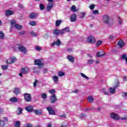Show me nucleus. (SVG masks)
I'll return each instance as SVG.
<instances>
[{
	"instance_id": "nucleus-1",
	"label": "nucleus",
	"mask_w": 127,
	"mask_h": 127,
	"mask_svg": "<svg viewBox=\"0 0 127 127\" xmlns=\"http://www.w3.org/2000/svg\"><path fill=\"white\" fill-rule=\"evenodd\" d=\"M110 117L112 119H114V120H121V121H127V116L125 115L124 117H121L119 116L117 113H110Z\"/></svg>"
},
{
	"instance_id": "nucleus-2",
	"label": "nucleus",
	"mask_w": 127,
	"mask_h": 127,
	"mask_svg": "<svg viewBox=\"0 0 127 127\" xmlns=\"http://www.w3.org/2000/svg\"><path fill=\"white\" fill-rule=\"evenodd\" d=\"M24 99L26 102H31L32 100V97H31V95L29 93H24L23 95Z\"/></svg>"
},
{
	"instance_id": "nucleus-3",
	"label": "nucleus",
	"mask_w": 127,
	"mask_h": 127,
	"mask_svg": "<svg viewBox=\"0 0 127 127\" xmlns=\"http://www.w3.org/2000/svg\"><path fill=\"white\" fill-rule=\"evenodd\" d=\"M110 16L109 15H104L103 16V22L104 23H106V24H109L110 22Z\"/></svg>"
},
{
	"instance_id": "nucleus-4",
	"label": "nucleus",
	"mask_w": 127,
	"mask_h": 127,
	"mask_svg": "<svg viewBox=\"0 0 127 127\" xmlns=\"http://www.w3.org/2000/svg\"><path fill=\"white\" fill-rule=\"evenodd\" d=\"M87 42L88 43L92 44V43H95L96 42V39L95 37L93 36H90L87 38Z\"/></svg>"
},
{
	"instance_id": "nucleus-5",
	"label": "nucleus",
	"mask_w": 127,
	"mask_h": 127,
	"mask_svg": "<svg viewBox=\"0 0 127 127\" xmlns=\"http://www.w3.org/2000/svg\"><path fill=\"white\" fill-rule=\"evenodd\" d=\"M58 101L57 97H56L55 95L54 94L51 96L50 102L51 104H55V103H56Z\"/></svg>"
},
{
	"instance_id": "nucleus-6",
	"label": "nucleus",
	"mask_w": 127,
	"mask_h": 127,
	"mask_svg": "<svg viewBox=\"0 0 127 127\" xmlns=\"http://www.w3.org/2000/svg\"><path fill=\"white\" fill-rule=\"evenodd\" d=\"M16 62V58L14 57H12L10 59V62H8V61L7 60L6 61L5 63H6V64H10L15 63Z\"/></svg>"
},
{
	"instance_id": "nucleus-7",
	"label": "nucleus",
	"mask_w": 127,
	"mask_h": 127,
	"mask_svg": "<svg viewBox=\"0 0 127 127\" xmlns=\"http://www.w3.org/2000/svg\"><path fill=\"white\" fill-rule=\"evenodd\" d=\"M47 110L48 111L49 115H53L54 116H55V115H56L54 109H53V108H52V107H47Z\"/></svg>"
},
{
	"instance_id": "nucleus-8",
	"label": "nucleus",
	"mask_w": 127,
	"mask_h": 127,
	"mask_svg": "<svg viewBox=\"0 0 127 127\" xmlns=\"http://www.w3.org/2000/svg\"><path fill=\"white\" fill-rule=\"evenodd\" d=\"M69 19L71 22H75V21H77V15L75 13L71 14L69 17Z\"/></svg>"
},
{
	"instance_id": "nucleus-9",
	"label": "nucleus",
	"mask_w": 127,
	"mask_h": 127,
	"mask_svg": "<svg viewBox=\"0 0 127 127\" xmlns=\"http://www.w3.org/2000/svg\"><path fill=\"white\" fill-rule=\"evenodd\" d=\"M35 65H37L39 67H41V66H44V64L41 62L40 60H35L34 61Z\"/></svg>"
},
{
	"instance_id": "nucleus-10",
	"label": "nucleus",
	"mask_w": 127,
	"mask_h": 127,
	"mask_svg": "<svg viewBox=\"0 0 127 127\" xmlns=\"http://www.w3.org/2000/svg\"><path fill=\"white\" fill-rule=\"evenodd\" d=\"M19 51H20L21 52H22L23 53H26V52L27 51V50L26 49V48L23 46H21L18 47V48Z\"/></svg>"
},
{
	"instance_id": "nucleus-11",
	"label": "nucleus",
	"mask_w": 127,
	"mask_h": 127,
	"mask_svg": "<svg viewBox=\"0 0 127 127\" xmlns=\"http://www.w3.org/2000/svg\"><path fill=\"white\" fill-rule=\"evenodd\" d=\"M52 45V46H55L56 45H57V46H59L60 45H61V41H60L59 39H58L57 41H54Z\"/></svg>"
},
{
	"instance_id": "nucleus-12",
	"label": "nucleus",
	"mask_w": 127,
	"mask_h": 127,
	"mask_svg": "<svg viewBox=\"0 0 127 127\" xmlns=\"http://www.w3.org/2000/svg\"><path fill=\"white\" fill-rule=\"evenodd\" d=\"M21 72H22L23 74H27L29 72V69L27 67H22Z\"/></svg>"
},
{
	"instance_id": "nucleus-13",
	"label": "nucleus",
	"mask_w": 127,
	"mask_h": 127,
	"mask_svg": "<svg viewBox=\"0 0 127 127\" xmlns=\"http://www.w3.org/2000/svg\"><path fill=\"white\" fill-rule=\"evenodd\" d=\"M37 16V14L34 12L31 13L29 15V18H30V19H34L35 18H36Z\"/></svg>"
},
{
	"instance_id": "nucleus-14",
	"label": "nucleus",
	"mask_w": 127,
	"mask_h": 127,
	"mask_svg": "<svg viewBox=\"0 0 127 127\" xmlns=\"http://www.w3.org/2000/svg\"><path fill=\"white\" fill-rule=\"evenodd\" d=\"M97 57H103L106 55V53L102 51H98L96 53Z\"/></svg>"
},
{
	"instance_id": "nucleus-15",
	"label": "nucleus",
	"mask_w": 127,
	"mask_h": 127,
	"mask_svg": "<svg viewBox=\"0 0 127 127\" xmlns=\"http://www.w3.org/2000/svg\"><path fill=\"white\" fill-rule=\"evenodd\" d=\"M5 14L6 16H9L10 15H12V14H13V11L11 10H7L5 11Z\"/></svg>"
},
{
	"instance_id": "nucleus-16",
	"label": "nucleus",
	"mask_w": 127,
	"mask_h": 127,
	"mask_svg": "<svg viewBox=\"0 0 127 127\" xmlns=\"http://www.w3.org/2000/svg\"><path fill=\"white\" fill-rule=\"evenodd\" d=\"M34 113H35L36 115L41 116V115H42V110L41 109L34 110Z\"/></svg>"
},
{
	"instance_id": "nucleus-17",
	"label": "nucleus",
	"mask_w": 127,
	"mask_h": 127,
	"mask_svg": "<svg viewBox=\"0 0 127 127\" xmlns=\"http://www.w3.org/2000/svg\"><path fill=\"white\" fill-rule=\"evenodd\" d=\"M25 110L27 111V112H28V113H31L33 111H34L33 109V107L30 106L26 107L25 108Z\"/></svg>"
},
{
	"instance_id": "nucleus-18",
	"label": "nucleus",
	"mask_w": 127,
	"mask_h": 127,
	"mask_svg": "<svg viewBox=\"0 0 127 127\" xmlns=\"http://www.w3.org/2000/svg\"><path fill=\"white\" fill-rule=\"evenodd\" d=\"M118 45L119 46L120 48H123V47L125 46V42H124L123 40H120L118 43Z\"/></svg>"
},
{
	"instance_id": "nucleus-19",
	"label": "nucleus",
	"mask_w": 127,
	"mask_h": 127,
	"mask_svg": "<svg viewBox=\"0 0 127 127\" xmlns=\"http://www.w3.org/2000/svg\"><path fill=\"white\" fill-rule=\"evenodd\" d=\"M13 93L16 95H19L20 94V88L16 87L14 89Z\"/></svg>"
},
{
	"instance_id": "nucleus-20",
	"label": "nucleus",
	"mask_w": 127,
	"mask_h": 127,
	"mask_svg": "<svg viewBox=\"0 0 127 127\" xmlns=\"http://www.w3.org/2000/svg\"><path fill=\"white\" fill-rule=\"evenodd\" d=\"M67 59L69 62H71V63H73V62H75V58H74L72 56H67Z\"/></svg>"
},
{
	"instance_id": "nucleus-21",
	"label": "nucleus",
	"mask_w": 127,
	"mask_h": 127,
	"mask_svg": "<svg viewBox=\"0 0 127 127\" xmlns=\"http://www.w3.org/2000/svg\"><path fill=\"white\" fill-rule=\"evenodd\" d=\"M10 101L11 103H16L17 102H18V98L16 97H13L10 99Z\"/></svg>"
},
{
	"instance_id": "nucleus-22",
	"label": "nucleus",
	"mask_w": 127,
	"mask_h": 127,
	"mask_svg": "<svg viewBox=\"0 0 127 127\" xmlns=\"http://www.w3.org/2000/svg\"><path fill=\"white\" fill-rule=\"evenodd\" d=\"M48 4H49V5L47 6V10L49 11V10H51L53 7V3H48Z\"/></svg>"
},
{
	"instance_id": "nucleus-23",
	"label": "nucleus",
	"mask_w": 127,
	"mask_h": 127,
	"mask_svg": "<svg viewBox=\"0 0 127 127\" xmlns=\"http://www.w3.org/2000/svg\"><path fill=\"white\" fill-rule=\"evenodd\" d=\"M14 27L16 28V29H17L18 30H20L22 29V26L18 24H15Z\"/></svg>"
},
{
	"instance_id": "nucleus-24",
	"label": "nucleus",
	"mask_w": 127,
	"mask_h": 127,
	"mask_svg": "<svg viewBox=\"0 0 127 127\" xmlns=\"http://www.w3.org/2000/svg\"><path fill=\"white\" fill-rule=\"evenodd\" d=\"M87 100L89 103H93L94 102V98L93 97H92V96H88Z\"/></svg>"
},
{
	"instance_id": "nucleus-25",
	"label": "nucleus",
	"mask_w": 127,
	"mask_h": 127,
	"mask_svg": "<svg viewBox=\"0 0 127 127\" xmlns=\"http://www.w3.org/2000/svg\"><path fill=\"white\" fill-rule=\"evenodd\" d=\"M59 79V77L57 76H53V80L55 83H57L58 82V80Z\"/></svg>"
},
{
	"instance_id": "nucleus-26",
	"label": "nucleus",
	"mask_w": 127,
	"mask_h": 127,
	"mask_svg": "<svg viewBox=\"0 0 127 127\" xmlns=\"http://www.w3.org/2000/svg\"><path fill=\"white\" fill-rule=\"evenodd\" d=\"M39 6L41 10H44L45 9V5L43 3H40Z\"/></svg>"
},
{
	"instance_id": "nucleus-27",
	"label": "nucleus",
	"mask_w": 127,
	"mask_h": 127,
	"mask_svg": "<svg viewBox=\"0 0 127 127\" xmlns=\"http://www.w3.org/2000/svg\"><path fill=\"white\" fill-rule=\"evenodd\" d=\"M122 59L123 60H125L126 63H127V54H124L122 56Z\"/></svg>"
},
{
	"instance_id": "nucleus-28",
	"label": "nucleus",
	"mask_w": 127,
	"mask_h": 127,
	"mask_svg": "<svg viewBox=\"0 0 127 127\" xmlns=\"http://www.w3.org/2000/svg\"><path fill=\"white\" fill-rule=\"evenodd\" d=\"M58 76L59 77H63V76H65V72L62 71H59Z\"/></svg>"
},
{
	"instance_id": "nucleus-29",
	"label": "nucleus",
	"mask_w": 127,
	"mask_h": 127,
	"mask_svg": "<svg viewBox=\"0 0 127 127\" xmlns=\"http://www.w3.org/2000/svg\"><path fill=\"white\" fill-rule=\"evenodd\" d=\"M61 23H62V20H57L56 21V26L57 27H58V26H59L60 25V24H61Z\"/></svg>"
},
{
	"instance_id": "nucleus-30",
	"label": "nucleus",
	"mask_w": 127,
	"mask_h": 127,
	"mask_svg": "<svg viewBox=\"0 0 127 127\" xmlns=\"http://www.w3.org/2000/svg\"><path fill=\"white\" fill-rule=\"evenodd\" d=\"M29 24L31 26H35V25H37V23L34 21H31L29 22Z\"/></svg>"
},
{
	"instance_id": "nucleus-31",
	"label": "nucleus",
	"mask_w": 127,
	"mask_h": 127,
	"mask_svg": "<svg viewBox=\"0 0 127 127\" xmlns=\"http://www.w3.org/2000/svg\"><path fill=\"white\" fill-rule=\"evenodd\" d=\"M4 126H5V123H4V121H1L0 119V127H4Z\"/></svg>"
},
{
	"instance_id": "nucleus-32",
	"label": "nucleus",
	"mask_w": 127,
	"mask_h": 127,
	"mask_svg": "<svg viewBox=\"0 0 127 127\" xmlns=\"http://www.w3.org/2000/svg\"><path fill=\"white\" fill-rule=\"evenodd\" d=\"M53 34H55V35H58L59 34V30L57 29H55L53 31Z\"/></svg>"
},
{
	"instance_id": "nucleus-33",
	"label": "nucleus",
	"mask_w": 127,
	"mask_h": 127,
	"mask_svg": "<svg viewBox=\"0 0 127 127\" xmlns=\"http://www.w3.org/2000/svg\"><path fill=\"white\" fill-rule=\"evenodd\" d=\"M22 111H23L22 109L20 107H19L17 109V112H18L17 114L18 115H21V114H22Z\"/></svg>"
},
{
	"instance_id": "nucleus-34",
	"label": "nucleus",
	"mask_w": 127,
	"mask_h": 127,
	"mask_svg": "<svg viewBox=\"0 0 127 127\" xmlns=\"http://www.w3.org/2000/svg\"><path fill=\"white\" fill-rule=\"evenodd\" d=\"M4 38V34L3 32L0 31V39H3Z\"/></svg>"
},
{
	"instance_id": "nucleus-35",
	"label": "nucleus",
	"mask_w": 127,
	"mask_h": 127,
	"mask_svg": "<svg viewBox=\"0 0 127 127\" xmlns=\"http://www.w3.org/2000/svg\"><path fill=\"white\" fill-rule=\"evenodd\" d=\"M30 34L31 35H32V36H34V37H36L38 36V34L37 33H35L34 32H33V31H31L30 32Z\"/></svg>"
},
{
	"instance_id": "nucleus-36",
	"label": "nucleus",
	"mask_w": 127,
	"mask_h": 127,
	"mask_svg": "<svg viewBox=\"0 0 127 127\" xmlns=\"http://www.w3.org/2000/svg\"><path fill=\"white\" fill-rule=\"evenodd\" d=\"M15 127H20V122L16 121L15 124Z\"/></svg>"
},
{
	"instance_id": "nucleus-37",
	"label": "nucleus",
	"mask_w": 127,
	"mask_h": 127,
	"mask_svg": "<svg viewBox=\"0 0 127 127\" xmlns=\"http://www.w3.org/2000/svg\"><path fill=\"white\" fill-rule=\"evenodd\" d=\"M80 75L82 76V77H83V78H85L87 80H89V77L87 76L86 75H85V74L80 73Z\"/></svg>"
},
{
	"instance_id": "nucleus-38",
	"label": "nucleus",
	"mask_w": 127,
	"mask_h": 127,
	"mask_svg": "<svg viewBox=\"0 0 127 127\" xmlns=\"http://www.w3.org/2000/svg\"><path fill=\"white\" fill-rule=\"evenodd\" d=\"M71 9L72 11H73V12L77 11V9L76 8V6H75L74 5H73L71 6Z\"/></svg>"
},
{
	"instance_id": "nucleus-39",
	"label": "nucleus",
	"mask_w": 127,
	"mask_h": 127,
	"mask_svg": "<svg viewBox=\"0 0 127 127\" xmlns=\"http://www.w3.org/2000/svg\"><path fill=\"white\" fill-rule=\"evenodd\" d=\"M109 91L111 93L114 94V93H115L116 92V89L113 87H111L110 88Z\"/></svg>"
},
{
	"instance_id": "nucleus-40",
	"label": "nucleus",
	"mask_w": 127,
	"mask_h": 127,
	"mask_svg": "<svg viewBox=\"0 0 127 127\" xmlns=\"http://www.w3.org/2000/svg\"><path fill=\"white\" fill-rule=\"evenodd\" d=\"M81 18H85V17H86V13L84 12H82L81 13Z\"/></svg>"
},
{
	"instance_id": "nucleus-41",
	"label": "nucleus",
	"mask_w": 127,
	"mask_h": 127,
	"mask_svg": "<svg viewBox=\"0 0 127 127\" xmlns=\"http://www.w3.org/2000/svg\"><path fill=\"white\" fill-rule=\"evenodd\" d=\"M122 96L123 98L127 99V92H124L122 93Z\"/></svg>"
},
{
	"instance_id": "nucleus-42",
	"label": "nucleus",
	"mask_w": 127,
	"mask_h": 127,
	"mask_svg": "<svg viewBox=\"0 0 127 127\" xmlns=\"http://www.w3.org/2000/svg\"><path fill=\"white\" fill-rule=\"evenodd\" d=\"M49 93L52 95H55V89H52L49 90Z\"/></svg>"
},
{
	"instance_id": "nucleus-43",
	"label": "nucleus",
	"mask_w": 127,
	"mask_h": 127,
	"mask_svg": "<svg viewBox=\"0 0 127 127\" xmlns=\"http://www.w3.org/2000/svg\"><path fill=\"white\" fill-rule=\"evenodd\" d=\"M1 67L2 69V70H6V69H7V68H8V65H1Z\"/></svg>"
},
{
	"instance_id": "nucleus-44",
	"label": "nucleus",
	"mask_w": 127,
	"mask_h": 127,
	"mask_svg": "<svg viewBox=\"0 0 127 127\" xmlns=\"http://www.w3.org/2000/svg\"><path fill=\"white\" fill-rule=\"evenodd\" d=\"M59 34L63 35L64 33V32H65V31L64 29H63L59 30Z\"/></svg>"
},
{
	"instance_id": "nucleus-45",
	"label": "nucleus",
	"mask_w": 127,
	"mask_h": 127,
	"mask_svg": "<svg viewBox=\"0 0 127 127\" xmlns=\"http://www.w3.org/2000/svg\"><path fill=\"white\" fill-rule=\"evenodd\" d=\"M41 96L43 99H46V98H47V94H46V93H43Z\"/></svg>"
},
{
	"instance_id": "nucleus-46",
	"label": "nucleus",
	"mask_w": 127,
	"mask_h": 127,
	"mask_svg": "<svg viewBox=\"0 0 127 127\" xmlns=\"http://www.w3.org/2000/svg\"><path fill=\"white\" fill-rule=\"evenodd\" d=\"M35 49H36V50H37V51H41V47H40L38 46H36Z\"/></svg>"
},
{
	"instance_id": "nucleus-47",
	"label": "nucleus",
	"mask_w": 127,
	"mask_h": 127,
	"mask_svg": "<svg viewBox=\"0 0 127 127\" xmlns=\"http://www.w3.org/2000/svg\"><path fill=\"white\" fill-rule=\"evenodd\" d=\"M102 44V41H98L96 43V46H100Z\"/></svg>"
},
{
	"instance_id": "nucleus-48",
	"label": "nucleus",
	"mask_w": 127,
	"mask_h": 127,
	"mask_svg": "<svg viewBox=\"0 0 127 127\" xmlns=\"http://www.w3.org/2000/svg\"><path fill=\"white\" fill-rule=\"evenodd\" d=\"M94 63V60L90 59L88 61L87 63L88 64H92Z\"/></svg>"
},
{
	"instance_id": "nucleus-49",
	"label": "nucleus",
	"mask_w": 127,
	"mask_h": 127,
	"mask_svg": "<svg viewBox=\"0 0 127 127\" xmlns=\"http://www.w3.org/2000/svg\"><path fill=\"white\" fill-rule=\"evenodd\" d=\"M39 82L37 79H36L34 82V87H36L37 86V83Z\"/></svg>"
},
{
	"instance_id": "nucleus-50",
	"label": "nucleus",
	"mask_w": 127,
	"mask_h": 127,
	"mask_svg": "<svg viewBox=\"0 0 127 127\" xmlns=\"http://www.w3.org/2000/svg\"><path fill=\"white\" fill-rule=\"evenodd\" d=\"M95 5L94 4H91L89 6V8L91 10H93V8H95Z\"/></svg>"
},
{
	"instance_id": "nucleus-51",
	"label": "nucleus",
	"mask_w": 127,
	"mask_h": 127,
	"mask_svg": "<svg viewBox=\"0 0 127 127\" xmlns=\"http://www.w3.org/2000/svg\"><path fill=\"white\" fill-rule=\"evenodd\" d=\"M64 31H66V32H70V29L68 27L64 28Z\"/></svg>"
},
{
	"instance_id": "nucleus-52",
	"label": "nucleus",
	"mask_w": 127,
	"mask_h": 127,
	"mask_svg": "<svg viewBox=\"0 0 127 127\" xmlns=\"http://www.w3.org/2000/svg\"><path fill=\"white\" fill-rule=\"evenodd\" d=\"M19 34L20 35H24V34H25V31H22L19 32Z\"/></svg>"
},
{
	"instance_id": "nucleus-53",
	"label": "nucleus",
	"mask_w": 127,
	"mask_h": 127,
	"mask_svg": "<svg viewBox=\"0 0 127 127\" xmlns=\"http://www.w3.org/2000/svg\"><path fill=\"white\" fill-rule=\"evenodd\" d=\"M93 14H99V10H95L93 11Z\"/></svg>"
},
{
	"instance_id": "nucleus-54",
	"label": "nucleus",
	"mask_w": 127,
	"mask_h": 127,
	"mask_svg": "<svg viewBox=\"0 0 127 127\" xmlns=\"http://www.w3.org/2000/svg\"><path fill=\"white\" fill-rule=\"evenodd\" d=\"M10 23L11 25H14V24H15V21H14V20H11L10 21Z\"/></svg>"
},
{
	"instance_id": "nucleus-55",
	"label": "nucleus",
	"mask_w": 127,
	"mask_h": 127,
	"mask_svg": "<svg viewBox=\"0 0 127 127\" xmlns=\"http://www.w3.org/2000/svg\"><path fill=\"white\" fill-rule=\"evenodd\" d=\"M118 19H119V24H123V21H122V20H121V17H118Z\"/></svg>"
},
{
	"instance_id": "nucleus-56",
	"label": "nucleus",
	"mask_w": 127,
	"mask_h": 127,
	"mask_svg": "<svg viewBox=\"0 0 127 127\" xmlns=\"http://www.w3.org/2000/svg\"><path fill=\"white\" fill-rule=\"evenodd\" d=\"M26 127H32V124H26Z\"/></svg>"
},
{
	"instance_id": "nucleus-57",
	"label": "nucleus",
	"mask_w": 127,
	"mask_h": 127,
	"mask_svg": "<svg viewBox=\"0 0 127 127\" xmlns=\"http://www.w3.org/2000/svg\"><path fill=\"white\" fill-rule=\"evenodd\" d=\"M85 116H86V114H81L80 115V118H84V117H85Z\"/></svg>"
},
{
	"instance_id": "nucleus-58",
	"label": "nucleus",
	"mask_w": 127,
	"mask_h": 127,
	"mask_svg": "<svg viewBox=\"0 0 127 127\" xmlns=\"http://www.w3.org/2000/svg\"><path fill=\"white\" fill-rule=\"evenodd\" d=\"M59 118H66V115H62L59 116Z\"/></svg>"
},
{
	"instance_id": "nucleus-59",
	"label": "nucleus",
	"mask_w": 127,
	"mask_h": 127,
	"mask_svg": "<svg viewBox=\"0 0 127 127\" xmlns=\"http://www.w3.org/2000/svg\"><path fill=\"white\" fill-rule=\"evenodd\" d=\"M47 72H48L47 69L45 68V69H44V71H43L44 74H46V73H47Z\"/></svg>"
},
{
	"instance_id": "nucleus-60",
	"label": "nucleus",
	"mask_w": 127,
	"mask_h": 127,
	"mask_svg": "<svg viewBox=\"0 0 127 127\" xmlns=\"http://www.w3.org/2000/svg\"><path fill=\"white\" fill-rule=\"evenodd\" d=\"M47 127H52V125L51 124V123H49V124L47 125Z\"/></svg>"
},
{
	"instance_id": "nucleus-61",
	"label": "nucleus",
	"mask_w": 127,
	"mask_h": 127,
	"mask_svg": "<svg viewBox=\"0 0 127 127\" xmlns=\"http://www.w3.org/2000/svg\"><path fill=\"white\" fill-rule=\"evenodd\" d=\"M79 92V90L78 89H75L72 91V93H78Z\"/></svg>"
},
{
	"instance_id": "nucleus-62",
	"label": "nucleus",
	"mask_w": 127,
	"mask_h": 127,
	"mask_svg": "<svg viewBox=\"0 0 127 127\" xmlns=\"http://www.w3.org/2000/svg\"><path fill=\"white\" fill-rule=\"evenodd\" d=\"M4 120L6 122V123H8V120L7 119V118L6 117H4Z\"/></svg>"
},
{
	"instance_id": "nucleus-63",
	"label": "nucleus",
	"mask_w": 127,
	"mask_h": 127,
	"mask_svg": "<svg viewBox=\"0 0 127 127\" xmlns=\"http://www.w3.org/2000/svg\"><path fill=\"white\" fill-rule=\"evenodd\" d=\"M113 38H114V36H113V35L110 36V37H109V39L112 40V39H113Z\"/></svg>"
},
{
	"instance_id": "nucleus-64",
	"label": "nucleus",
	"mask_w": 127,
	"mask_h": 127,
	"mask_svg": "<svg viewBox=\"0 0 127 127\" xmlns=\"http://www.w3.org/2000/svg\"><path fill=\"white\" fill-rule=\"evenodd\" d=\"M120 85V83L119 82H117L116 83V86L115 87V88H117V87H119V85Z\"/></svg>"
}]
</instances>
